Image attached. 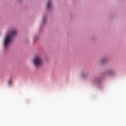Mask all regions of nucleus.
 <instances>
[{
    "label": "nucleus",
    "instance_id": "nucleus-1",
    "mask_svg": "<svg viewBox=\"0 0 126 126\" xmlns=\"http://www.w3.org/2000/svg\"><path fill=\"white\" fill-rule=\"evenodd\" d=\"M17 34L16 30L12 31L10 33L6 35L3 41V45L5 49H8L9 45L12 42V38Z\"/></svg>",
    "mask_w": 126,
    "mask_h": 126
},
{
    "label": "nucleus",
    "instance_id": "nucleus-2",
    "mask_svg": "<svg viewBox=\"0 0 126 126\" xmlns=\"http://www.w3.org/2000/svg\"><path fill=\"white\" fill-rule=\"evenodd\" d=\"M33 63L36 67H39V66H41V65L44 64V61L40 56H35L33 60Z\"/></svg>",
    "mask_w": 126,
    "mask_h": 126
},
{
    "label": "nucleus",
    "instance_id": "nucleus-3",
    "mask_svg": "<svg viewBox=\"0 0 126 126\" xmlns=\"http://www.w3.org/2000/svg\"><path fill=\"white\" fill-rule=\"evenodd\" d=\"M52 6V2L51 1H49L47 3V8L49 9V8H51Z\"/></svg>",
    "mask_w": 126,
    "mask_h": 126
},
{
    "label": "nucleus",
    "instance_id": "nucleus-4",
    "mask_svg": "<svg viewBox=\"0 0 126 126\" xmlns=\"http://www.w3.org/2000/svg\"><path fill=\"white\" fill-rule=\"evenodd\" d=\"M43 20L44 23H45V22H46V19L45 18H43Z\"/></svg>",
    "mask_w": 126,
    "mask_h": 126
},
{
    "label": "nucleus",
    "instance_id": "nucleus-5",
    "mask_svg": "<svg viewBox=\"0 0 126 126\" xmlns=\"http://www.w3.org/2000/svg\"><path fill=\"white\" fill-rule=\"evenodd\" d=\"M11 83V81H9V84H10Z\"/></svg>",
    "mask_w": 126,
    "mask_h": 126
}]
</instances>
